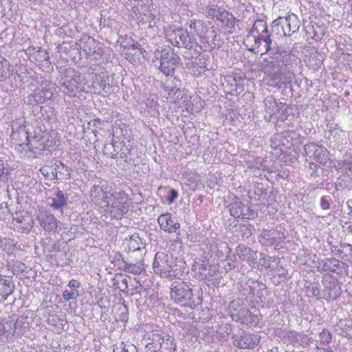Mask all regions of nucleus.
Instances as JSON below:
<instances>
[{
  "label": "nucleus",
  "mask_w": 352,
  "mask_h": 352,
  "mask_svg": "<svg viewBox=\"0 0 352 352\" xmlns=\"http://www.w3.org/2000/svg\"><path fill=\"white\" fill-rule=\"evenodd\" d=\"M300 60L292 51L278 49L273 56L263 58L260 69L267 80V85L280 89L289 87L295 79L294 69Z\"/></svg>",
  "instance_id": "1"
},
{
  "label": "nucleus",
  "mask_w": 352,
  "mask_h": 352,
  "mask_svg": "<svg viewBox=\"0 0 352 352\" xmlns=\"http://www.w3.org/2000/svg\"><path fill=\"white\" fill-rule=\"evenodd\" d=\"M92 202L104 215L122 219L126 214L130 207V199L123 191L110 193L105 185H94L90 190Z\"/></svg>",
  "instance_id": "2"
},
{
  "label": "nucleus",
  "mask_w": 352,
  "mask_h": 352,
  "mask_svg": "<svg viewBox=\"0 0 352 352\" xmlns=\"http://www.w3.org/2000/svg\"><path fill=\"white\" fill-rule=\"evenodd\" d=\"M248 50L254 54H264L272 49V43L266 23L263 21L254 22L252 30L249 32L245 39Z\"/></svg>",
  "instance_id": "3"
},
{
  "label": "nucleus",
  "mask_w": 352,
  "mask_h": 352,
  "mask_svg": "<svg viewBox=\"0 0 352 352\" xmlns=\"http://www.w3.org/2000/svg\"><path fill=\"white\" fill-rule=\"evenodd\" d=\"M170 297L177 304L191 309H194L201 301L199 296L192 294L190 285L183 281H175L172 284Z\"/></svg>",
  "instance_id": "4"
},
{
  "label": "nucleus",
  "mask_w": 352,
  "mask_h": 352,
  "mask_svg": "<svg viewBox=\"0 0 352 352\" xmlns=\"http://www.w3.org/2000/svg\"><path fill=\"white\" fill-rule=\"evenodd\" d=\"M59 73L60 74V84L65 94L70 96H75L78 91H83L87 80L79 72L72 68L60 67Z\"/></svg>",
  "instance_id": "5"
},
{
  "label": "nucleus",
  "mask_w": 352,
  "mask_h": 352,
  "mask_svg": "<svg viewBox=\"0 0 352 352\" xmlns=\"http://www.w3.org/2000/svg\"><path fill=\"white\" fill-rule=\"evenodd\" d=\"M179 57L171 49L156 50L152 59L153 64L166 76H173L179 62Z\"/></svg>",
  "instance_id": "6"
},
{
  "label": "nucleus",
  "mask_w": 352,
  "mask_h": 352,
  "mask_svg": "<svg viewBox=\"0 0 352 352\" xmlns=\"http://www.w3.org/2000/svg\"><path fill=\"white\" fill-rule=\"evenodd\" d=\"M175 261L172 255L164 252L155 254L153 268L156 274L164 278H173L177 276L176 271L173 269Z\"/></svg>",
  "instance_id": "7"
},
{
  "label": "nucleus",
  "mask_w": 352,
  "mask_h": 352,
  "mask_svg": "<svg viewBox=\"0 0 352 352\" xmlns=\"http://www.w3.org/2000/svg\"><path fill=\"white\" fill-rule=\"evenodd\" d=\"M55 92L54 84L48 80L42 81L41 85L26 98L25 102L29 105L45 103L53 98Z\"/></svg>",
  "instance_id": "8"
},
{
  "label": "nucleus",
  "mask_w": 352,
  "mask_h": 352,
  "mask_svg": "<svg viewBox=\"0 0 352 352\" xmlns=\"http://www.w3.org/2000/svg\"><path fill=\"white\" fill-rule=\"evenodd\" d=\"M165 34L167 41L177 47L190 49L195 41V38L183 28H176L174 26L168 27L166 30Z\"/></svg>",
  "instance_id": "9"
},
{
  "label": "nucleus",
  "mask_w": 352,
  "mask_h": 352,
  "mask_svg": "<svg viewBox=\"0 0 352 352\" xmlns=\"http://www.w3.org/2000/svg\"><path fill=\"white\" fill-rule=\"evenodd\" d=\"M306 161L316 162L320 164H325L329 160V153L327 149L314 142H309L304 146Z\"/></svg>",
  "instance_id": "10"
},
{
  "label": "nucleus",
  "mask_w": 352,
  "mask_h": 352,
  "mask_svg": "<svg viewBox=\"0 0 352 352\" xmlns=\"http://www.w3.org/2000/svg\"><path fill=\"white\" fill-rule=\"evenodd\" d=\"M242 292L243 295L252 296L253 300L257 303H264L265 295L268 293L265 285L256 282L253 279L248 280L243 286Z\"/></svg>",
  "instance_id": "11"
},
{
  "label": "nucleus",
  "mask_w": 352,
  "mask_h": 352,
  "mask_svg": "<svg viewBox=\"0 0 352 352\" xmlns=\"http://www.w3.org/2000/svg\"><path fill=\"white\" fill-rule=\"evenodd\" d=\"M232 338L233 345L240 349H254L259 344L261 341L260 335L245 331L234 334Z\"/></svg>",
  "instance_id": "12"
},
{
  "label": "nucleus",
  "mask_w": 352,
  "mask_h": 352,
  "mask_svg": "<svg viewBox=\"0 0 352 352\" xmlns=\"http://www.w3.org/2000/svg\"><path fill=\"white\" fill-rule=\"evenodd\" d=\"M228 208L230 215L234 218L254 219L258 215L256 210L251 209L248 205L244 204L239 198L234 199L233 201L228 206Z\"/></svg>",
  "instance_id": "13"
},
{
  "label": "nucleus",
  "mask_w": 352,
  "mask_h": 352,
  "mask_svg": "<svg viewBox=\"0 0 352 352\" xmlns=\"http://www.w3.org/2000/svg\"><path fill=\"white\" fill-rule=\"evenodd\" d=\"M323 298L327 301L336 300L340 295L338 280L330 274H324L322 279Z\"/></svg>",
  "instance_id": "14"
},
{
  "label": "nucleus",
  "mask_w": 352,
  "mask_h": 352,
  "mask_svg": "<svg viewBox=\"0 0 352 352\" xmlns=\"http://www.w3.org/2000/svg\"><path fill=\"white\" fill-rule=\"evenodd\" d=\"M170 335L161 331H154L146 334V352H158Z\"/></svg>",
  "instance_id": "15"
},
{
  "label": "nucleus",
  "mask_w": 352,
  "mask_h": 352,
  "mask_svg": "<svg viewBox=\"0 0 352 352\" xmlns=\"http://www.w3.org/2000/svg\"><path fill=\"white\" fill-rule=\"evenodd\" d=\"M80 49L89 57L98 60V56L101 55L100 43L91 36L82 35L79 40Z\"/></svg>",
  "instance_id": "16"
},
{
  "label": "nucleus",
  "mask_w": 352,
  "mask_h": 352,
  "mask_svg": "<svg viewBox=\"0 0 352 352\" xmlns=\"http://www.w3.org/2000/svg\"><path fill=\"white\" fill-rule=\"evenodd\" d=\"M36 219L41 228L49 233L54 232L60 223L53 214L45 210L40 211Z\"/></svg>",
  "instance_id": "17"
},
{
  "label": "nucleus",
  "mask_w": 352,
  "mask_h": 352,
  "mask_svg": "<svg viewBox=\"0 0 352 352\" xmlns=\"http://www.w3.org/2000/svg\"><path fill=\"white\" fill-rule=\"evenodd\" d=\"M261 237L266 246H278L284 242L286 235L276 229H263Z\"/></svg>",
  "instance_id": "18"
},
{
  "label": "nucleus",
  "mask_w": 352,
  "mask_h": 352,
  "mask_svg": "<svg viewBox=\"0 0 352 352\" xmlns=\"http://www.w3.org/2000/svg\"><path fill=\"white\" fill-rule=\"evenodd\" d=\"M345 266L344 263H341L336 258H324L318 262V270L325 273V274H329L330 272L340 274L342 269L344 268Z\"/></svg>",
  "instance_id": "19"
},
{
  "label": "nucleus",
  "mask_w": 352,
  "mask_h": 352,
  "mask_svg": "<svg viewBox=\"0 0 352 352\" xmlns=\"http://www.w3.org/2000/svg\"><path fill=\"white\" fill-rule=\"evenodd\" d=\"M160 228L168 233L176 232L180 228V223L172 217V214L166 212L160 214L157 218Z\"/></svg>",
  "instance_id": "20"
},
{
  "label": "nucleus",
  "mask_w": 352,
  "mask_h": 352,
  "mask_svg": "<svg viewBox=\"0 0 352 352\" xmlns=\"http://www.w3.org/2000/svg\"><path fill=\"white\" fill-rule=\"evenodd\" d=\"M278 336L285 344H304L305 334L294 330H286L278 333Z\"/></svg>",
  "instance_id": "21"
},
{
  "label": "nucleus",
  "mask_w": 352,
  "mask_h": 352,
  "mask_svg": "<svg viewBox=\"0 0 352 352\" xmlns=\"http://www.w3.org/2000/svg\"><path fill=\"white\" fill-rule=\"evenodd\" d=\"M132 10L134 12L139 25H146L149 23L148 28H152L151 23L155 19V16L147 8L146 10L142 11L137 8L135 6L132 8Z\"/></svg>",
  "instance_id": "22"
},
{
  "label": "nucleus",
  "mask_w": 352,
  "mask_h": 352,
  "mask_svg": "<svg viewBox=\"0 0 352 352\" xmlns=\"http://www.w3.org/2000/svg\"><path fill=\"white\" fill-rule=\"evenodd\" d=\"M109 78L110 76L107 72L102 71L100 72V80L96 81L94 84H92L94 92L96 93L97 91L100 92L102 90L104 94L110 93L112 86L109 83Z\"/></svg>",
  "instance_id": "23"
},
{
  "label": "nucleus",
  "mask_w": 352,
  "mask_h": 352,
  "mask_svg": "<svg viewBox=\"0 0 352 352\" xmlns=\"http://www.w3.org/2000/svg\"><path fill=\"white\" fill-rule=\"evenodd\" d=\"M14 226L21 232H29L34 226L32 217L28 214L14 218Z\"/></svg>",
  "instance_id": "24"
},
{
  "label": "nucleus",
  "mask_w": 352,
  "mask_h": 352,
  "mask_svg": "<svg viewBox=\"0 0 352 352\" xmlns=\"http://www.w3.org/2000/svg\"><path fill=\"white\" fill-rule=\"evenodd\" d=\"M335 330L338 333L346 338L352 336V319L346 318L340 320L335 325Z\"/></svg>",
  "instance_id": "25"
},
{
  "label": "nucleus",
  "mask_w": 352,
  "mask_h": 352,
  "mask_svg": "<svg viewBox=\"0 0 352 352\" xmlns=\"http://www.w3.org/2000/svg\"><path fill=\"white\" fill-rule=\"evenodd\" d=\"M263 159L256 157L252 161H248L246 163L248 169L255 177L262 176L263 173L266 170L263 163Z\"/></svg>",
  "instance_id": "26"
},
{
  "label": "nucleus",
  "mask_w": 352,
  "mask_h": 352,
  "mask_svg": "<svg viewBox=\"0 0 352 352\" xmlns=\"http://www.w3.org/2000/svg\"><path fill=\"white\" fill-rule=\"evenodd\" d=\"M189 28L190 36H192L194 38L195 36H197L201 39L206 32L207 25L204 21L191 20L189 23Z\"/></svg>",
  "instance_id": "27"
},
{
  "label": "nucleus",
  "mask_w": 352,
  "mask_h": 352,
  "mask_svg": "<svg viewBox=\"0 0 352 352\" xmlns=\"http://www.w3.org/2000/svg\"><path fill=\"white\" fill-rule=\"evenodd\" d=\"M221 23V27L228 34L233 33L235 29V17L228 11H226L218 20Z\"/></svg>",
  "instance_id": "28"
},
{
  "label": "nucleus",
  "mask_w": 352,
  "mask_h": 352,
  "mask_svg": "<svg viewBox=\"0 0 352 352\" xmlns=\"http://www.w3.org/2000/svg\"><path fill=\"white\" fill-rule=\"evenodd\" d=\"M205 15L207 18L212 20H219V18L224 14L226 10L222 7L217 5L209 3L204 8Z\"/></svg>",
  "instance_id": "29"
},
{
  "label": "nucleus",
  "mask_w": 352,
  "mask_h": 352,
  "mask_svg": "<svg viewBox=\"0 0 352 352\" xmlns=\"http://www.w3.org/2000/svg\"><path fill=\"white\" fill-rule=\"evenodd\" d=\"M283 21L285 25H287V35L290 36L292 33L298 31L300 28V21L297 15L293 13H289L285 17H283Z\"/></svg>",
  "instance_id": "30"
},
{
  "label": "nucleus",
  "mask_w": 352,
  "mask_h": 352,
  "mask_svg": "<svg viewBox=\"0 0 352 352\" xmlns=\"http://www.w3.org/2000/svg\"><path fill=\"white\" fill-rule=\"evenodd\" d=\"M217 35L214 31H212V34L208 36H204L201 39L200 42L201 44V47L204 49V51H212L215 48H219L221 46V44L216 42Z\"/></svg>",
  "instance_id": "31"
},
{
  "label": "nucleus",
  "mask_w": 352,
  "mask_h": 352,
  "mask_svg": "<svg viewBox=\"0 0 352 352\" xmlns=\"http://www.w3.org/2000/svg\"><path fill=\"white\" fill-rule=\"evenodd\" d=\"M67 199L68 196L62 190H58L52 198V202L50 204V206L53 209H61L64 206H67Z\"/></svg>",
  "instance_id": "32"
},
{
  "label": "nucleus",
  "mask_w": 352,
  "mask_h": 352,
  "mask_svg": "<svg viewBox=\"0 0 352 352\" xmlns=\"http://www.w3.org/2000/svg\"><path fill=\"white\" fill-rule=\"evenodd\" d=\"M41 115L43 118V121L45 122V124H48V126L52 127V124L56 121V110L51 107H41Z\"/></svg>",
  "instance_id": "33"
},
{
  "label": "nucleus",
  "mask_w": 352,
  "mask_h": 352,
  "mask_svg": "<svg viewBox=\"0 0 352 352\" xmlns=\"http://www.w3.org/2000/svg\"><path fill=\"white\" fill-rule=\"evenodd\" d=\"M212 265H209L208 261H195L192 269L199 279L204 280L207 276L206 272Z\"/></svg>",
  "instance_id": "34"
},
{
  "label": "nucleus",
  "mask_w": 352,
  "mask_h": 352,
  "mask_svg": "<svg viewBox=\"0 0 352 352\" xmlns=\"http://www.w3.org/2000/svg\"><path fill=\"white\" fill-rule=\"evenodd\" d=\"M14 290V286L11 281L7 279L0 278V301L7 300Z\"/></svg>",
  "instance_id": "35"
},
{
  "label": "nucleus",
  "mask_w": 352,
  "mask_h": 352,
  "mask_svg": "<svg viewBox=\"0 0 352 352\" xmlns=\"http://www.w3.org/2000/svg\"><path fill=\"white\" fill-rule=\"evenodd\" d=\"M121 267L124 272L133 274H140L142 272L144 271V265L140 261L136 263H132L123 261Z\"/></svg>",
  "instance_id": "36"
},
{
  "label": "nucleus",
  "mask_w": 352,
  "mask_h": 352,
  "mask_svg": "<svg viewBox=\"0 0 352 352\" xmlns=\"http://www.w3.org/2000/svg\"><path fill=\"white\" fill-rule=\"evenodd\" d=\"M230 252L231 249L226 243H219L216 245L214 249L211 250V256L224 260L226 254L230 253Z\"/></svg>",
  "instance_id": "37"
},
{
  "label": "nucleus",
  "mask_w": 352,
  "mask_h": 352,
  "mask_svg": "<svg viewBox=\"0 0 352 352\" xmlns=\"http://www.w3.org/2000/svg\"><path fill=\"white\" fill-rule=\"evenodd\" d=\"M285 23L283 17L279 16L272 21V32L280 36H286L287 35V30L284 28Z\"/></svg>",
  "instance_id": "38"
},
{
  "label": "nucleus",
  "mask_w": 352,
  "mask_h": 352,
  "mask_svg": "<svg viewBox=\"0 0 352 352\" xmlns=\"http://www.w3.org/2000/svg\"><path fill=\"white\" fill-rule=\"evenodd\" d=\"M11 65L7 60L0 57V82L7 79L10 75Z\"/></svg>",
  "instance_id": "39"
},
{
  "label": "nucleus",
  "mask_w": 352,
  "mask_h": 352,
  "mask_svg": "<svg viewBox=\"0 0 352 352\" xmlns=\"http://www.w3.org/2000/svg\"><path fill=\"white\" fill-rule=\"evenodd\" d=\"M124 244L127 246L125 249H128L129 252L140 251L142 248L140 239L137 236H132Z\"/></svg>",
  "instance_id": "40"
},
{
  "label": "nucleus",
  "mask_w": 352,
  "mask_h": 352,
  "mask_svg": "<svg viewBox=\"0 0 352 352\" xmlns=\"http://www.w3.org/2000/svg\"><path fill=\"white\" fill-rule=\"evenodd\" d=\"M265 105L266 111L270 114H276L278 111L280 109L277 103L272 96L267 97L265 100Z\"/></svg>",
  "instance_id": "41"
},
{
  "label": "nucleus",
  "mask_w": 352,
  "mask_h": 352,
  "mask_svg": "<svg viewBox=\"0 0 352 352\" xmlns=\"http://www.w3.org/2000/svg\"><path fill=\"white\" fill-rule=\"evenodd\" d=\"M177 351L176 340L174 337L170 336L158 352H177Z\"/></svg>",
  "instance_id": "42"
},
{
  "label": "nucleus",
  "mask_w": 352,
  "mask_h": 352,
  "mask_svg": "<svg viewBox=\"0 0 352 352\" xmlns=\"http://www.w3.org/2000/svg\"><path fill=\"white\" fill-rule=\"evenodd\" d=\"M337 190L346 188L348 190L352 189V179L347 175H343L338 179L336 184Z\"/></svg>",
  "instance_id": "43"
},
{
  "label": "nucleus",
  "mask_w": 352,
  "mask_h": 352,
  "mask_svg": "<svg viewBox=\"0 0 352 352\" xmlns=\"http://www.w3.org/2000/svg\"><path fill=\"white\" fill-rule=\"evenodd\" d=\"M250 314V311L245 306H243L239 310V312L233 314V320L245 324V320H247Z\"/></svg>",
  "instance_id": "44"
},
{
  "label": "nucleus",
  "mask_w": 352,
  "mask_h": 352,
  "mask_svg": "<svg viewBox=\"0 0 352 352\" xmlns=\"http://www.w3.org/2000/svg\"><path fill=\"white\" fill-rule=\"evenodd\" d=\"M263 195V189L258 186H254L252 188L248 191V198L254 201H260Z\"/></svg>",
  "instance_id": "45"
},
{
  "label": "nucleus",
  "mask_w": 352,
  "mask_h": 352,
  "mask_svg": "<svg viewBox=\"0 0 352 352\" xmlns=\"http://www.w3.org/2000/svg\"><path fill=\"white\" fill-rule=\"evenodd\" d=\"M243 306V305L242 304L241 300L240 299L234 300L230 303L228 306V312L232 320L234 316L233 314L239 312V310Z\"/></svg>",
  "instance_id": "46"
},
{
  "label": "nucleus",
  "mask_w": 352,
  "mask_h": 352,
  "mask_svg": "<svg viewBox=\"0 0 352 352\" xmlns=\"http://www.w3.org/2000/svg\"><path fill=\"white\" fill-rule=\"evenodd\" d=\"M231 332V327L228 324H223L219 325L217 329V333L220 340H226Z\"/></svg>",
  "instance_id": "47"
},
{
  "label": "nucleus",
  "mask_w": 352,
  "mask_h": 352,
  "mask_svg": "<svg viewBox=\"0 0 352 352\" xmlns=\"http://www.w3.org/2000/svg\"><path fill=\"white\" fill-rule=\"evenodd\" d=\"M250 253H251V249L245 245L240 244L237 246L236 254L240 259L245 261V259H247L248 256L250 254Z\"/></svg>",
  "instance_id": "48"
},
{
  "label": "nucleus",
  "mask_w": 352,
  "mask_h": 352,
  "mask_svg": "<svg viewBox=\"0 0 352 352\" xmlns=\"http://www.w3.org/2000/svg\"><path fill=\"white\" fill-rule=\"evenodd\" d=\"M12 329V325L10 322H0V343L6 342L7 336L6 332Z\"/></svg>",
  "instance_id": "49"
},
{
  "label": "nucleus",
  "mask_w": 352,
  "mask_h": 352,
  "mask_svg": "<svg viewBox=\"0 0 352 352\" xmlns=\"http://www.w3.org/2000/svg\"><path fill=\"white\" fill-rule=\"evenodd\" d=\"M62 296L63 299L66 301L75 300L79 296V292L78 290L73 289H65L63 292Z\"/></svg>",
  "instance_id": "50"
},
{
  "label": "nucleus",
  "mask_w": 352,
  "mask_h": 352,
  "mask_svg": "<svg viewBox=\"0 0 352 352\" xmlns=\"http://www.w3.org/2000/svg\"><path fill=\"white\" fill-rule=\"evenodd\" d=\"M29 327V322L28 317L25 316H20L16 320V322L14 324V330L13 331V333L15 331L16 329H26Z\"/></svg>",
  "instance_id": "51"
},
{
  "label": "nucleus",
  "mask_w": 352,
  "mask_h": 352,
  "mask_svg": "<svg viewBox=\"0 0 352 352\" xmlns=\"http://www.w3.org/2000/svg\"><path fill=\"white\" fill-rule=\"evenodd\" d=\"M35 54V59L39 63H43L50 58L47 51L46 50L42 49L41 47H38Z\"/></svg>",
  "instance_id": "52"
},
{
  "label": "nucleus",
  "mask_w": 352,
  "mask_h": 352,
  "mask_svg": "<svg viewBox=\"0 0 352 352\" xmlns=\"http://www.w3.org/2000/svg\"><path fill=\"white\" fill-rule=\"evenodd\" d=\"M113 352H137L136 348L133 344H124L122 342L113 349Z\"/></svg>",
  "instance_id": "53"
},
{
  "label": "nucleus",
  "mask_w": 352,
  "mask_h": 352,
  "mask_svg": "<svg viewBox=\"0 0 352 352\" xmlns=\"http://www.w3.org/2000/svg\"><path fill=\"white\" fill-rule=\"evenodd\" d=\"M137 52L126 50L124 55L125 58L130 61L131 63L136 64L140 60V55H138Z\"/></svg>",
  "instance_id": "54"
},
{
  "label": "nucleus",
  "mask_w": 352,
  "mask_h": 352,
  "mask_svg": "<svg viewBox=\"0 0 352 352\" xmlns=\"http://www.w3.org/2000/svg\"><path fill=\"white\" fill-rule=\"evenodd\" d=\"M320 340L322 344H328L331 342L332 336L331 333L327 329H324L320 333Z\"/></svg>",
  "instance_id": "55"
},
{
  "label": "nucleus",
  "mask_w": 352,
  "mask_h": 352,
  "mask_svg": "<svg viewBox=\"0 0 352 352\" xmlns=\"http://www.w3.org/2000/svg\"><path fill=\"white\" fill-rule=\"evenodd\" d=\"M307 173L311 178H315L319 175L318 173V165L314 162L310 161L309 162Z\"/></svg>",
  "instance_id": "56"
},
{
  "label": "nucleus",
  "mask_w": 352,
  "mask_h": 352,
  "mask_svg": "<svg viewBox=\"0 0 352 352\" xmlns=\"http://www.w3.org/2000/svg\"><path fill=\"white\" fill-rule=\"evenodd\" d=\"M206 274L207 276H206V277L204 280H207L209 282L214 283L218 278V274L216 273V269L214 266L210 267Z\"/></svg>",
  "instance_id": "57"
},
{
  "label": "nucleus",
  "mask_w": 352,
  "mask_h": 352,
  "mask_svg": "<svg viewBox=\"0 0 352 352\" xmlns=\"http://www.w3.org/2000/svg\"><path fill=\"white\" fill-rule=\"evenodd\" d=\"M259 318L257 315H254L251 312L248 315L247 320H245V324L248 326H256L258 324Z\"/></svg>",
  "instance_id": "58"
},
{
  "label": "nucleus",
  "mask_w": 352,
  "mask_h": 352,
  "mask_svg": "<svg viewBox=\"0 0 352 352\" xmlns=\"http://www.w3.org/2000/svg\"><path fill=\"white\" fill-rule=\"evenodd\" d=\"M342 167L345 170L352 172V156H346L342 163Z\"/></svg>",
  "instance_id": "59"
},
{
  "label": "nucleus",
  "mask_w": 352,
  "mask_h": 352,
  "mask_svg": "<svg viewBox=\"0 0 352 352\" xmlns=\"http://www.w3.org/2000/svg\"><path fill=\"white\" fill-rule=\"evenodd\" d=\"M130 1L131 2L132 1L134 2L133 7L136 6L137 8H138L139 6H143L146 8H149L153 3L152 0H130Z\"/></svg>",
  "instance_id": "60"
},
{
  "label": "nucleus",
  "mask_w": 352,
  "mask_h": 352,
  "mask_svg": "<svg viewBox=\"0 0 352 352\" xmlns=\"http://www.w3.org/2000/svg\"><path fill=\"white\" fill-rule=\"evenodd\" d=\"M271 258L270 257H262L259 259L258 266L261 267V270L263 268L268 269L270 267Z\"/></svg>",
  "instance_id": "61"
},
{
  "label": "nucleus",
  "mask_w": 352,
  "mask_h": 352,
  "mask_svg": "<svg viewBox=\"0 0 352 352\" xmlns=\"http://www.w3.org/2000/svg\"><path fill=\"white\" fill-rule=\"evenodd\" d=\"M126 50L129 51H133L137 52L138 53V55H142L144 56V53H146L145 50H143L142 48H140V45L138 43H133L131 45H130Z\"/></svg>",
  "instance_id": "62"
},
{
  "label": "nucleus",
  "mask_w": 352,
  "mask_h": 352,
  "mask_svg": "<svg viewBox=\"0 0 352 352\" xmlns=\"http://www.w3.org/2000/svg\"><path fill=\"white\" fill-rule=\"evenodd\" d=\"M250 254L249 256H248L247 259H245V261H246L249 263L250 265H253L256 263V260H257L256 252L253 251L252 250H251V253H250Z\"/></svg>",
  "instance_id": "63"
},
{
  "label": "nucleus",
  "mask_w": 352,
  "mask_h": 352,
  "mask_svg": "<svg viewBox=\"0 0 352 352\" xmlns=\"http://www.w3.org/2000/svg\"><path fill=\"white\" fill-rule=\"evenodd\" d=\"M129 280H131L130 278H122L120 282H118V288L122 292H125L128 289V281Z\"/></svg>",
  "instance_id": "64"
}]
</instances>
